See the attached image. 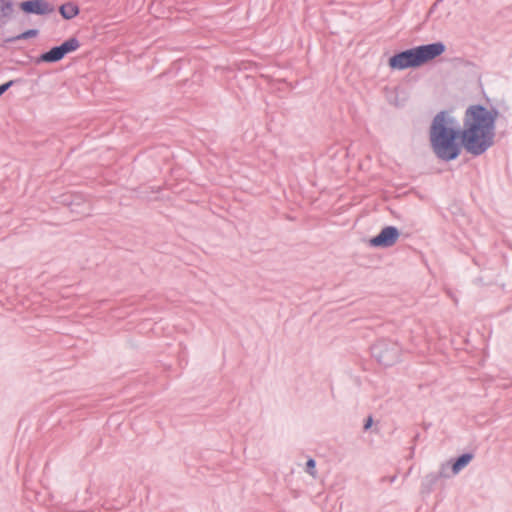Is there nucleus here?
Masks as SVG:
<instances>
[{
  "mask_svg": "<svg viewBox=\"0 0 512 512\" xmlns=\"http://www.w3.org/2000/svg\"><path fill=\"white\" fill-rule=\"evenodd\" d=\"M2 17L4 18V25L11 19L14 13V4L12 0H0Z\"/></svg>",
  "mask_w": 512,
  "mask_h": 512,
  "instance_id": "obj_10",
  "label": "nucleus"
},
{
  "mask_svg": "<svg viewBox=\"0 0 512 512\" xmlns=\"http://www.w3.org/2000/svg\"><path fill=\"white\" fill-rule=\"evenodd\" d=\"M19 80H10L0 85V97Z\"/></svg>",
  "mask_w": 512,
  "mask_h": 512,
  "instance_id": "obj_17",
  "label": "nucleus"
},
{
  "mask_svg": "<svg viewBox=\"0 0 512 512\" xmlns=\"http://www.w3.org/2000/svg\"><path fill=\"white\" fill-rule=\"evenodd\" d=\"M80 47V42L76 37H71L58 46L40 54L36 63H56L62 60L67 54L76 51Z\"/></svg>",
  "mask_w": 512,
  "mask_h": 512,
  "instance_id": "obj_5",
  "label": "nucleus"
},
{
  "mask_svg": "<svg viewBox=\"0 0 512 512\" xmlns=\"http://www.w3.org/2000/svg\"><path fill=\"white\" fill-rule=\"evenodd\" d=\"M79 12V6L74 2H66L59 7V13L65 20L75 18Z\"/></svg>",
  "mask_w": 512,
  "mask_h": 512,
  "instance_id": "obj_9",
  "label": "nucleus"
},
{
  "mask_svg": "<svg viewBox=\"0 0 512 512\" xmlns=\"http://www.w3.org/2000/svg\"><path fill=\"white\" fill-rule=\"evenodd\" d=\"M432 151L439 160L450 162L457 159L462 151L475 156L471 144L467 143L462 128L451 114L442 110L432 119L429 129Z\"/></svg>",
  "mask_w": 512,
  "mask_h": 512,
  "instance_id": "obj_1",
  "label": "nucleus"
},
{
  "mask_svg": "<svg viewBox=\"0 0 512 512\" xmlns=\"http://www.w3.org/2000/svg\"><path fill=\"white\" fill-rule=\"evenodd\" d=\"M372 424H373V418H372V416L370 415V416H368V417H367V419L365 420V423H364L363 429H364L365 431L369 430V429L371 428Z\"/></svg>",
  "mask_w": 512,
  "mask_h": 512,
  "instance_id": "obj_19",
  "label": "nucleus"
},
{
  "mask_svg": "<svg viewBox=\"0 0 512 512\" xmlns=\"http://www.w3.org/2000/svg\"><path fill=\"white\" fill-rule=\"evenodd\" d=\"M461 128L467 143L474 149L475 156L484 154L495 143V130L489 123L482 104L470 105L465 110Z\"/></svg>",
  "mask_w": 512,
  "mask_h": 512,
  "instance_id": "obj_2",
  "label": "nucleus"
},
{
  "mask_svg": "<svg viewBox=\"0 0 512 512\" xmlns=\"http://www.w3.org/2000/svg\"><path fill=\"white\" fill-rule=\"evenodd\" d=\"M440 475L429 474L426 476V481L430 486H433L439 479Z\"/></svg>",
  "mask_w": 512,
  "mask_h": 512,
  "instance_id": "obj_18",
  "label": "nucleus"
},
{
  "mask_svg": "<svg viewBox=\"0 0 512 512\" xmlns=\"http://www.w3.org/2000/svg\"><path fill=\"white\" fill-rule=\"evenodd\" d=\"M400 231L395 226H385L378 235L369 240V244L376 248H388L396 243Z\"/></svg>",
  "mask_w": 512,
  "mask_h": 512,
  "instance_id": "obj_6",
  "label": "nucleus"
},
{
  "mask_svg": "<svg viewBox=\"0 0 512 512\" xmlns=\"http://www.w3.org/2000/svg\"><path fill=\"white\" fill-rule=\"evenodd\" d=\"M75 206H79V204H75V203H70V207H71V212H75L77 214H82V215H85V216H89L90 215V205L87 204V209L85 210H79V209H76Z\"/></svg>",
  "mask_w": 512,
  "mask_h": 512,
  "instance_id": "obj_14",
  "label": "nucleus"
},
{
  "mask_svg": "<svg viewBox=\"0 0 512 512\" xmlns=\"http://www.w3.org/2000/svg\"><path fill=\"white\" fill-rule=\"evenodd\" d=\"M306 472L312 477H316V461L313 458H309L306 462Z\"/></svg>",
  "mask_w": 512,
  "mask_h": 512,
  "instance_id": "obj_13",
  "label": "nucleus"
},
{
  "mask_svg": "<svg viewBox=\"0 0 512 512\" xmlns=\"http://www.w3.org/2000/svg\"><path fill=\"white\" fill-rule=\"evenodd\" d=\"M39 31L37 29H28L22 33H20L19 35H16V36H12V37H9L7 39H5V43H12V42H15L17 40H26V39H30V38H33V37H36L38 35Z\"/></svg>",
  "mask_w": 512,
  "mask_h": 512,
  "instance_id": "obj_11",
  "label": "nucleus"
},
{
  "mask_svg": "<svg viewBox=\"0 0 512 512\" xmlns=\"http://www.w3.org/2000/svg\"><path fill=\"white\" fill-rule=\"evenodd\" d=\"M445 50L446 45L441 41L419 45L395 53L389 58L388 65L392 70L417 68L439 57Z\"/></svg>",
  "mask_w": 512,
  "mask_h": 512,
  "instance_id": "obj_3",
  "label": "nucleus"
},
{
  "mask_svg": "<svg viewBox=\"0 0 512 512\" xmlns=\"http://www.w3.org/2000/svg\"><path fill=\"white\" fill-rule=\"evenodd\" d=\"M371 353L379 364L390 367L399 361L401 348L397 342L380 339L372 345Z\"/></svg>",
  "mask_w": 512,
  "mask_h": 512,
  "instance_id": "obj_4",
  "label": "nucleus"
},
{
  "mask_svg": "<svg viewBox=\"0 0 512 512\" xmlns=\"http://www.w3.org/2000/svg\"><path fill=\"white\" fill-rule=\"evenodd\" d=\"M19 80H10L0 85V97Z\"/></svg>",
  "mask_w": 512,
  "mask_h": 512,
  "instance_id": "obj_16",
  "label": "nucleus"
},
{
  "mask_svg": "<svg viewBox=\"0 0 512 512\" xmlns=\"http://www.w3.org/2000/svg\"><path fill=\"white\" fill-rule=\"evenodd\" d=\"M473 453L466 452L451 460V470L454 475L458 474L463 468H465L473 459Z\"/></svg>",
  "mask_w": 512,
  "mask_h": 512,
  "instance_id": "obj_8",
  "label": "nucleus"
},
{
  "mask_svg": "<svg viewBox=\"0 0 512 512\" xmlns=\"http://www.w3.org/2000/svg\"><path fill=\"white\" fill-rule=\"evenodd\" d=\"M436 6H437V3H434L433 6L430 8V13H432L435 10Z\"/></svg>",
  "mask_w": 512,
  "mask_h": 512,
  "instance_id": "obj_21",
  "label": "nucleus"
},
{
  "mask_svg": "<svg viewBox=\"0 0 512 512\" xmlns=\"http://www.w3.org/2000/svg\"><path fill=\"white\" fill-rule=\"evenodd\" d=\"M484 113L491 124V126L495 129L496 128V122L500 115V112L498 108L491 106L490 108H487L484 106Z\"/></svg>",
  "mask_w": 512,
  "mask_h": 512,
  "instance_id": "obj_12",
  "label": "nucleus"
},
{
  "mask_svg": "<svg viewBox=\"0 0 512 512\" xmlns=\"http://www.w3.org/2000/svg\"><path fill=\"white\" fill-rule=\"evenodd\" d=\"M25 14L48 15L54 12V7L46 0H26L19 4Z\"/></svg>",
  "mask_w": 512,
  "mask_h": 512,
  "instance_id": "obj_7",
  "label": "nucleus"
},
{
  "mask_svg": "<svg viewBox=\"0 0 512 512\" xmlns=\"http://www.w3.org/2000/svg\"><path fill=\"white\" fill-rule=\"evenodd\" d=\"M396 478H397V476H396V475H393V476H390V477H388V478H386V477L382 478V481H385L386 479H388V481H389L390 483H393V482L396 480Z\"/></svg>",
  "mask_w": 512,
  "mask_h": 512,
  "instance_id": "obj_20",
  "label": "nucleus"
},
{
  "mask_svg": "<svg viewBox=\"0 0 512 512\" xmlns=\"http://www.w3.org/2000/svg\"><path fill=\"white\" fill-rule=\"evenodd\" d=\"M19 80H10L0 85V97Z\"/></svg>",
  "mask_w": 512,
  "mask_h": 512,
  "instance_id": "obj_15",
  "label": "nucleus"
}]
</instances>
